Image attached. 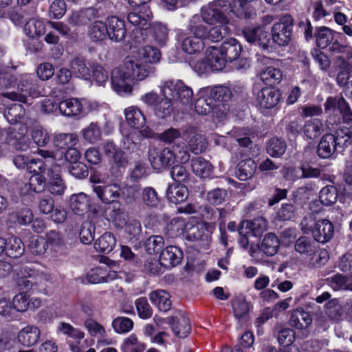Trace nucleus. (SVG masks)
Masks as SVG:
<instances>
[{
  "label": "nucleus",
  "instance_id": "obj_1",
  "mask_svg": "<svg viewBox=\"0 0 352 352\" xmlns=\"http://www.w3.org/2000/svg\"><path fill=\"white\" fill-rule=\"evenodd\" d=\"M160 51L151 45L140 49L137 56H127L125 67L138 80H144L155 74L156 69L153 64L160 62Z\"/></svg>",
  "mask_w": 352,
  "mask_h": 352
},
{
  "label": "nucleus",
  "instance_id": "obj_2",
  "mask_svg": "<svg viewBox=\"0 0 352 352\" xmlns=\"http://www.w3.org/2000/svg\"><path fill=\"white\" fill-rule=\"evenodd\" d=\"M104 175L96 173L90 175L89 180L94 184L93 190L101 201L104 204L115 202L126 188L128 192L138 191L137 186H123L117 179L108 181Z\"/></svg>",
  "mask_w": 352,
  "mask_h": 352
},
{
  "label": "nucleus",
  "instance_id": "obj_3",
  "mask_svg": "<svg viewBox=\"0 0 352 352\" xmlns=\"http://www.w3.org/2000/svg\"><path fill=\"white\" fill-rule=\"evenodd\" d=\"M352 142V124L349 126H340L335 134H325L321 138L317 148V153L321 158L331 157L336 151L343 149Z\"/></svg>",
  "mask_w": 352,
  "mask_h": 352
},
{
  "label": "nucleus",
  "instance_id": "obj_4",
  "mask_svg": "<svg viewBox=\"0 0 352 352\" xmlns=\"http://www.w3.org/2000/svg\"><path fill=\"white\" fill-rule=\"evenodd\" d=\"M163 96L170 97L178 110H185L191 105L193 91L181 80H167L160 85Z\"/></svg>",
  "mask_w": 352,
  "mask_h": 352
},
{
  "label": "nucleus",
  "instance_id": "obj_5",
  "mask_svg": "<svg viewBox=\"0 0 352 352\" xmlns=\"http://www.w3.org/2000/svg\"><path fill=\"white\" fill-rule=\"evenodd\" d=\"M305 233L311 232L314 239L321 243L330 241L334 234V226L328 219L315 220L312 215L305 217L300 223Z\"/></svg>",
  "mask_w": 352,
  "mask_h": 352
},
{
  "label": "nucleus",
  "instance_id": "obj_6",
  "mask_svg": "<svg viewBox=\"0 0 352 352\" xmlns=\"http://www.w3.org/2000/svg\"><path fill=\"white\" fill-rule=\"evenodd\" d=\"M229 12H231L230 7L226 0H213L200 10L202 19L208 25H228Z\"/></svg>",
  "mask_w": 352,
  "mask_h": 352
},
{
  "label": "nucleus",
  "instance_id": "obj_7",
  "mask_svg": "<svg viewBox=\"0 0 352 352\" xmlns=\"http://www.w3.org/2000/svg\"><path fill=\"white\" fill-rule=\"evenodd\" d=\"M37 84L38 79L34 74H22L17 84L20 93L10 92L7 93L6 96L12 100L27 103L28 102V96L35 98L40 94Z\"/></svg>",
  "mask_w": 352,
  "mask_h": 352
},
{
  "label": "nucleus",
  "instance_id": "obj_8",
  "mask_svg": "<svg viewBox=\"0 0 352 352\" xmlns=\"http://www.w3.org/2000/svg\"><path fill=\"white\" fill-rule=\"evenodd\" d=\"M294 250L309 261L311 265L315 267L320 266L322 260V252L318 254V245L314 239L308 236H300L295 242Z\"/></svg>",
  "mask_w": 352,
  "mask_h": 352
},
{
  "label": "nucleus",
  "instance_id": "obj_9",
  "mask_svg": "<svg viewBox=\"0 0 352 352\" xmlns=\"http://www.w3.org/2000/svg\"><path fill=\"white\" fill-rule=\"evenodd\" d=\"M138 81L125 67V60L122 68H115L111 72V85L113 90L120 96H128L133 91L132 85L126 80Z\"/></svg>",
  "mask_w": 352,
  "mask_h": 352
},
{
  "label": "nucleus",
  "instance_id": "obj_10",
  "mask_svg": "<svg viewBox=\"0 0 352 352\" xmlns=\"http://www.w3.org/2000/svg\"><path fill=\"white\" fill-rule=\"evenodd\" d=\"M242 34L248 43L258 46L263 50L269 52L272 50L270 34L263 27H246L243 29Z\"/></svg>",
  "mask_w": 352,
  "mask_h": 352
},
{
  "label": "nucleus",
  "instance_id": "obj_11",
  "mask_svg": "<svg viewBox=\"0 0 352 352\" xmlns=\"http://www.w3.org/2000/svg\"><path fill=\"white\" fill-rule=\"evenodd\" d=\"M294 19L291 15H285L274 23L272 29V36L278 45H287L291 40Z\"/></svg>",
  "mask_w": 352,
  "mask_h": 352
},
{
  "label": "nucleus",
  "instance_id": "obj_12",
  "mask_svg": "<svg viewBox=\"0 0 352 352\" xmlns=\"http://www.w3.org/2000/svg\"><path fill=\"white\" fill-rule=\"evenodd\" d=\"M206 87L202 88L198 93V98L195 104V110L199 114L205 116L212 113L213 116H218L219 105H217L214 99L209 94L206 95Z\"/></svg>",
  "mask_w": 352,
  "mask_h": 352
},
{
  "label": "nucleus",
  "instance_id": "obj_13",
  "mask_svg": "<svg viewBox=\"0 0 352 352\" xmlns=\"http://www.w3.org/2000/svg\"><path fill=\"white\" fill-rule=\"evenodd\" d=\"M175 157H174V150L173 148H165L161 152H157L155 150L150 151L148 153V160L153 168L160 170L163 168L170 166L176 164Z\"/></svg>",
  "mask_w": 352,
  "mask_h": 352
},
{
  "label": "nucleus",
  "instance_id": "obj_14",
  "mask_svg": "<svg viewBox=\"0 0 352 352\" xmlns=\"http://www.w3.org/2000/svg\"><path fill=\"white\" fill-rule=\"evenodd\" d=\"M108 38L113 42L123 41L126 36V29L123 20L116 16H109L106 19Z\"/></svg>",
  "mask_w": 352,
  "mask_h": 352
},
{
  "label": "nucleus",
  "instance_id": "obj_15",
  "mask_svg": "<svg viewBox=\"0 0 352 352\" xmlns=\"http://www.w3.org/2000/svg\"><path fill=\"white\" fill-rule=\"evenodd\" d=\"M267 221L261 217L253 220L243 221L241 223L238 232L240 235H252L258 236L266 230Z\"/></svg>",
  "mask_w": 352,
  "mask_h": 352
},
{
  "label": "nucleus",
  "instance_id": "obj_16",
  "mask_svg": "<svg viewBox=\"0 0 352 352\" xmlns=\"http://www.w3.org/2000/svg\"><path fill=\"white\" fill-rule=\"evenodd\" d=\"M87 101L85 99L68 98L58 104L59 111L66 116H76L85 112Z\"/></svg>",
  "mask_w": 352,
  "mask_h": 352
},
{
  "label": "nucleus",
  "instance_id": "obj_17",
  "mask_svg": "<svg viewBox=\"0 0 352 352\" xmlns=\"http://www.w3.org/2000/svg\"><path fill=\"white\" fill-rule=\"evenodd\" d=\"M182 258V251L177 246L170 245L162 251L160 261L163 267L170 268L179 264Z\"/></svg>",
  "mask_w": 352,
  "mask_h": 352
},
{
  "label": "nucleus",
  "instance_id": "obj_18",
  "mask_svg": "<svg viewBox=\"0 0 352 352\" xmlns=\"http://www.w3.org/2000/svg\"><path fill=\"white\" fill-rule=\"evenodd\" d=\"M117 272L111 271L109 267H98L91 270L87 274V279L89 283L98 284L107 283L115 280Z\"/></svg>",
  "mask_w": 352,
  "mask_h": 352
},
{
  "label": "nucleus",
  "instance_id": "obj_19",
  "mask_svg": "<svg viewBox=\"0 0 352 352\" xmlns=\"http://www.w3.org/2000/svg\"><path fill=\"white\" fill-rule=\"evenodd\" d=\"M280 94L271 87L262 89L257 94V102L263 109H272L279 102Z\"/></svg>",
  "mask_w": 352,
  "mask_h": 352
},
{
  "label": "nucleus",
  "instance_id": "obj_20",
  "mask_svg": "<svg viewBox=\"0 0 352 352\" xmlns=\"http://www.w3.org/2000/svg\"><path fill=\"white\" fill-rule=\"evenodd\" d=\"M69 201L70 209L78 215L87 212L91 205L90 197L84 192L72 195Z\"/></svg>",
  "mask_w": 352,
  "mask_h": 352
},
{
  "label": "nucleus",
  "instance_id": "obj_21",
  "mask_svg": "<svg viewBox=\"0 0 352 352\" xmlns=\"http://www.w3.org/2000/svg\"><path fill=\"white\" fill-rule=\"evenodd\" d=\"M219 49L226 60L229 62H232L239 58L242 48L241 44L236 39L230 38L221 43Z\"/></svg>",
  "mask_w": 352,
  "mask_h": 352
},
{
  "label": "nucleus",
  "instance_id": "obj_22",
  "mask_svg": "<svg viewBox=\"0 0 352 352\" xmlns=\"http://www.w3.org/2000/svg\"><path fill=\"white\" fill-rule=\"evenodd\" d=\"M151 303L157 307L159 311L166 312L172 305L170 294L163 289L153 291L149 294Z\"/></svg>",
  "mask_w": 352,
  "mask_h": 352
},
{
  "label": "nucleus",
  "instance_id": "obj_23",
  "mask_svg": "<svg viewBox=\"0 0 352 352\" xmlns=\"http://www.w3.org/2000/svg\"><path fill=\"white\" fill-rule=\"evenodd\" d=\"M41 332L38 327L28 325L23 328L18 333L19 342L25 346L34 345L40 338Z\"/></svg>",
  "mask_w": 352,
  "mask_h": 352
},
{
  "label": "nucleus",
  "instance_id": "obj_24",
  "mask_svg": "<svg viewBox=\"0 0 352 352\" xmlns=\"http://www.w3.org/2000/svg\"><path fill=\"white\" fill-rule=\"evenodd\" d=\"M215 226L212 223H206L205 221L198 223L191 228L189 237L195 241H201L208 243L210 234L214 230Z\"/></svg>",
  "mask_w": 352,
  "mask_h": 352
},
{
  "label": "nucleus",
  "instance_id": "obj_25",
  "mask_svg": "<svg viewBox=\"0 0 352 352\" xmlns=\"http://www.w3.org/2000/svg\"><path fill=\"white\" fill-rule=\"evenodd\" d=\"M188 196L187 188L182 184L173 183L168 185L166 190L167 199L173 204H177L184 201Z\"/></svg>",
  "mask_w": 352,
  "mask_h": 352
},
{
  "label": "nucleus",
  "instance_id": "obj_26",
  "mask_svg": "<svg viewBox=\"0 0 352 352\" xmlns=\"http://www.w3.org/2000/svg\"><path fill=\"white\" fill-rule=\"evenodd\" d=\"M169 324L174 334L179 338L186 337L190 331L189 320L184 316L170 318Z\"/></svg>",
  "mask_w": 352,
  "mask_h": 352
},
{
  "label": "nucleus",
  "instance_id": "obj_27",
  "mask_svg": "<svg viewBox=\"0 0 352 352\" xmlns=\"http://www.w3.org/2000/svg\"><path fill=\"white\" fill-rule=\"evenodd\" d=\"M206 53L212 71H221L225 67L228 60L219 48L214 46L209 47Z\"/></svg>",
  "mask_w": 352,
  "mask_h": 352
},
{
  "label": "nucleus",
  "instance_id": "obj_28",
  "mask_svg": "<svg viewBox=\"0 0 352 352\" xmlns=\"http://www.w3.org/2000/svg\"><path fill=\"white\" fill-rule=\"evenodd\" d=\"M124 116L128 124L140 129L146 123V118L142 111L135 106H131L124 110Z\"/></svg>",
  "mask_w": 352,
  "mask_h": 352
},
{
  "label": "nucleus",
  "instance_id": "obj_29",
  "mask_svg": "<svg viewBox=\"0 0 352 352\" xmlns=\"http://www.w3.org/2000/svg\"><path fill=\"white\" fill-rule=\"evenodd\" d=\"M191 167L194 173L201 178L210 177L213 170L211 163L202 157L192 158Z\"/></svg>",
  "mask_w": 352,
  "mask_h": 352
},
{
  "label": "nucleus",
  "instance_id": "obj_30",
  "mask_svg": "<svg viewBox=\"0 0 352 352\" xmlns=\"http://www.w3.org/2000/svg\"><path fill=\"white\" fill-rule=\"evenodd\" d=\"M52 157L58 166L64 165L67 162L71 164L78 162L80 158L79 151L74 147H71L65 151H58L52 155Z\"/></svg>",
  "mask_w": 352,
  "mask_h": 352
},
{
  "label": "nucleus",
  "instance_id": "obj_31",
  "mask_svg": "<svg viewBox=\"0 0 352 352\" xmlns=\"http://www.w3.org/2000/svg\"><path fill=\"white\" fill-rule=\"evenodd\" d=\"M202 16L200 14H194L188 22V29L190 32L195 36L201 39H206L208 34V28L203 23Z\"/></svg>",
  "mask_w": 352,
  "mask_h": 352
},
{
  "label": "nucleus",
  "instance_id": "obj_32",
  "mask_svg": "<svg viewBox=\"0 0 352 352\" xmlns=\"http://www.w3.org/2000/svg\"><path fill=\"white\" fill-rule=\"evenodd\" d=\"M151 18L152 13L147 8L142 14L133 12L127 15L128 21L140 30H147L151 26L150 21Z\"/></svg>",
  "mask_w": 352,
  "mask_h": 352
},
{
  "label": "nucleus",
  "instance_id": "obj_33",
  "mask_svg": "<svg viewBox=\"0 0 352 352\" xmlns=\"http://www.w3.org/2000/svg\"><path fill=\"white\" fill-rule=\"evenodd\" d=\"M311 322L310 314L300 308L292 312L289 320L290 325L297 329L307 328Z\"/></svg>",
  "mask_w": 352,
  "mask_h": 352
},
{
  "label": "nucleus",
  "instance_id": "obj_34",
  "mask_svg": "<svg viewBox=\"0 0 352 352\" xmlns=\"http://www.w3.org/2000/svg\"><path fill=\"white\" fill-rule=\"evenodd\" d=\"M88 35L93 42H101L108 38L107 26L105 22L96 21L90 25Z\"/></svg>",
  "mask_w": 352,
  "mask_h": 352
},
{
  "label": "nucleus",
  "instance_id": "obj_35",
  "mask_svg": "<svg viewBox=\"0 0 352 352\" xmlns=\"http://www.w3.org/2000/svg\"><path fill=\"white\" fill-rule=\"evenodd\" d=\"M261 80L268 85H274L281 82L282 71L274 66L265 67L260 74Z\"/></svg>",
  "mask_w": 352,
  "mask_h": 352
},
{
  "label": "nucleus",
  "instance_id": "obj_36",
  "mask_svg": "<svg viewBox=\"0 0 352 352\" xmlns=\"http://www.w3.org/2000/svg\"><path fill=\"white\" fill-rule=\"evenodd\" d=\"M78 142V136L74 133H59L54 136V146L60 151H65L74 147Z\"/></svg>",
  "mask_w": 352,
  "mask_h": 352
},
{
  "label": "nucleus",
  "instance_id": "obj_37",
  "mask_svg": "<svg viewBox=\"0 0 352 352\" xmlns=\"http://www.w3.org/2000/svg\"><path fill=\"white\" fill-rule=\"evenodd\" d=\"M45 240L51 250L59 253H64L66 250L64 238L59 232L50 230L47 233Z\"/></svg>",
  "mask_w": 352,
  "mask_h": 352
},
{
  "label": "nucleus",
  "instance_id": "obj_38",
  "mask_svg": "<svg viewBox=\"0 0 352 352\" xmlns=\"http://www.w3.org/2000/svg\"><path fill=\"white\" fill-rule=\"evenodd\" d=\"M256 170V164L250 158L241 161L237 166L236 175L241 181H246L253 177Z\"/></svg>",
  "mask_w": 352,
  "mask_h": 352
},
{
  "label": "nucleus",
  "instance_id": "obj_39",
  "mask_svg": "<svg viewBox=\"0 0 352 352\" xmlns=\"http://www.w3.org/2000/svg\"><path fill=\"white\" fill-rule=\"evenodd\" d=\"M206 95L209 94L213 99H214L217 105H219V111H221V107L223 106V102H226L231 98V91L227 87H206Z\"/></svg>",
  "mask_w": 352,
  "mask_h": 352
},
{
  "label": "nucleus",
  "instance_id": "obj_40",
  "mask_svg": "<svg viewBox=\"0 0 352 352\" xmlns=\"http://www.w3.org/2000/svg\"><path fill=\"white\" fill-rule=\"evenodd\" d=\"M323 124L320 119L314 118L307 120L303 126L304 135L311 140L319 137L323 131Z\"/></svg>",
  "mask_w": 352,
  "mask_h": 352
},
{
  "label": "nucleus",
  "instance_id": "obj_41",
  "mask_svg": "<svg viewBox=\"0 0 352 352\" xmlns=\"http://www.w3.org/2000/svg\"><path fill=\"white\" fill-rule=\"evenodd\" d=\"M279 244V240L274 233H267L265 235L259 250L267 256H272L278 252Z\"/></svg>",
  "mask_w": 352,
  "mask_h": 352
},
{
  "label": "nucleus",
  "instance_id": "obj_42",
  "mask_svg": "<svg viewBox=\"0 0 352 352\" xmlns=\"http://www.w3.org/2000/svg\"><path fill=\"white\" fill-rule=\"evenodd\" d=\"M6 254L12 258H18L23 255L25 246L21 239L12 236L6 239Z\"/></svg>",
  "mask_w": 352,
  "mask_h": 352
},
{
  "label": "nucleus",
  "instance_id": "obj_43",
  "mask_svg": "<svg viewBox=\"0 0 352 352\" xmlns=\"http://www.w3.org/2000/svg\"><path fill=\"white\" fill-rule=\"evenodd\" d=\"M116 244L114 236L110 232H106L95 242L94 248L98 252L108 254L113 250Z\"/></svg>",
  "mask_w": 352,
  "mask_h": 352
},
{
  "label": "nucleus",
  "instance_id": "obj_44",
  "mask_svg": "<svg viewBox=\"0 0 352 352\" xmlns=\"http://www.w3.org/2000/svg\"><path fill=\"white\" fill-rule=\"evenodd\" d=\"M164 98L160 99L155 108V114L162 118L170 116L174 109L178 110L177 104L174 103L170 97L163 96Z\"/></svg>",
  "mask_w": 352,
  "mask_h": 352
},
{
  "label": "nucleus",
  "instance_id": "obj_45",
  "mask_svg": "<svg viewBox=\"0 0 352 352\" xmlns=\"http://www.w3.org/2000/svg\"><path fill=\"white\" fill-rule=\"evenodd\" d=\"M24 32L30 37L41 36L45 32V24L41 19L32 18L25 24Z\"/></svg>",
  "mask_w": 352,
  "mask_h": 352
},
{
  "label": "nucleus",
  "instance_id": "obj_46",
  "mask_svg": "<svg viewBox=\"0 0 352 352\" xmlns=\"http://www.w3.org/2000/svg\"><path fill=\"white\" fill-rule=\"evenodd\" d=\"M25 114V112L23 105L17 103L12 104L8 107L4 111V117L10 124L21 122Z\"/></svg>",
  "mask_w": 352,
  "mask_h": 352
},
{
  "label": "nucleus",
  "instance_id": "obj_47",
  "mask_svg": "<svg viewBox=\"0 0 352 352\" xmlns=\"http://www.w3.org/2000/svg\"><path fill=\"white\" fill-rule=\"evenodd\" d=\"M124 233L126 238L129 241L139 240L142 233L140 221L135 219H128L124 226Z\"/></svg>",
  "mask_w": 352,
  "mask_h": 352
},
{
  "label": "nucleus",
  "instance_id": "obj_48",
  "mask_svg": "<svg viewBox=\"0 0 352 352\" xmlns=\"http://www.w3.org/2000/svg\"><path fill=\"white\" fill-rule=\"evenodd\" d=\"M203 41V39L195 36L186 37L182 41V48L187 54H196L204 49V43Z\"/></svg>",
  "mask_w": 352,
  "mask_h": 352
},
{
  "label": "nucleus",
  "instance_id": "obj_49",
  "mask_svg": "<svg viewBox=\"0 0 352 352\" xmlns=\"http://www.w3.org/2000/svg\"><path fill=\"white\" fill-rule=\"evenodd\" d=\"M21 274H28L34 280L35 283H43L52 282V276L47 271H39L31 268L29 266H21Z\"/></svg>",
  "mask_w": 352,
  "mask_h": 352
},
{
  "label": "nucleus",
  "instance_id": "obj_50",
  "mask_svg": "<svg viewBox=\"0 0 352 352\" xmlns=\"http://www.w3.org/2000/svg\"><path fill=\"white\" fill-rule=\"evenodd\" d=\"M287 148L285 142L280 138H273L270 139L266 146L267 153L273 157L282 156Z\"/></svg>",
  "mask_w": 352,
  "mask_h": 352
},
{
  "label": "nucleus",
  "instance_id": "obj_51",
  "mask_svg": "<svg viewBox=\"0 0 352 352\" xmlns=\"http://www.w3.org/2000/svg\"><path fill=\"white\" fill-rule=\"evenodd\" d=\"M69 67L76 77L87 79L90 76L89 69L87 67L85 60L81 58H74L70 62Z\"/></svg>",
  "mask_w": 352,
  "mask_h": 352
},
{
  "label": "nucleus",
  "instance_id": "obj_52",
  "mask_svg": "<svg viewBox=\"0 0 352 352\" xmlns=\"http://www.w3.org/2000/svg\"><path fill=\"white\" fill-rule=\"evenodd\" d=\"M315 34L316 45L322 49L329 46L333 39L331 30L325 26L318 28Z\"/></svg>",
  "mask_w": 352,
  "mask_h": 352
},
{
  "label": "nucleus",
  "instance_id": "obj_53",
  "mask_svg": "<svg viewBox=\"0 0 352 352\" xmlns=\"http://www.w3.org/2000/svg\"><path fill=\"white\" fill-rule=\"evenodd\" d=\"M142 200L144 204L149 208H157L161 203V199L157 191L151 186L143 188Z\"/></svg>",
  "mask_w": 352,
  "mask_h": 352
},
{
  "label": "nucleus",
  "instance_id": "obj_54",
  "mask_svg": "<svg viewBox=\"0 0 352 352\" xmlns=\"http://www.w3.org/2000/svg\"><path fill=\"white\" fill-rule=\"evenodd\" d=\"M319 199L322 205L329 206L333 205L338 199V190L333 186H326L320 191Z\"/></svg>",
  "mask_w": 352,
  "mask_h": 352
},
{
  "label": "nucleus",
  "instance_id": "obj_55",
  "mask_svg": "<svg viewBox=\"0 0 352 352\" xmlns=\"http://www.w3.org/2000/svg\"><path fill=\"white\" fill-rule=\"evenodd\" d=\"M152 36L159 45H164L168 41V30L167 27L159 22L152 25Z\"/></svg>",
  "mask_w": 352,
  "mask_h": 352
},
{
  "label": "nucleus",
  "instance_id": "obj_56",
  "mask_svg": "<svg viewBox=\"0 0 352 352\" xmlns=\"http://www.w3.org/2000/svg\"><path fill=\"white\" fill-rule=\"evenodd\" d=\"M82 134L84 139L90 143H96L102 138V131L96 122H91L82 129Z\"/></svg>",
  "mask_w": 352,
  "mask_h": 352
},
{
  "label": "nucleus",
  "instance_id": "obj_57",
  "mask_svg": "<svg viewBox=\"0 0 352 352\" xmlns=\"http://www.w3.org/2000/svg\"><path fill=\"white\" fill-rule=\"evenodd\" d=\"M186 223L183 219L175 217L166 226L167 234L171 238L178 237L183 234Z\"/></svg>",
  "mask_w": 352,
  "mask_h": 352
},
{
  "label": "nucleus",
  "instance_id": "obj_58",
  "mask_svg": "<svg viewBox=\"0 0 352 352\" xmlns=\"http://www.w3.org/2000/svg\"><path fill=\"white\" fill-rule=\"evenodd\" d=\"M251 131L248 128H234L230 135L239 143V145L243 147L248 148L252 145V141L249 135Z\"/></svg>",
  "mask_w": 352,
  "mask_h": 352
},
{
  "label": "nucleus",
  "instance_id": "obj_59",
  "mask_svg": "<svg viewBox=\"0 0 352 352\" xmlns=\"http://www.w3.org/2000/svg\"><path fill=\"white\" fill-rule=\"evenodd\" d=\"M58 330L63 334L67 336L69 338L73 339L77 343H80L85 337L84 332L66 322L60 323Z\"/></svg>",
  "mask_w": 352,
  "mask_h": 352
},
{
  "label": "nucleus",
  "instance_id": "obj_60",
  "mask_svg": "<svg viewBox=\"0 0 352 352\" xmlns=\"http://www.w3.org/2000/svg\"><path fill=\"white\" fill-rule=\"evenodd\" d=\"M121 349L122 352H143L145 345L138 341L135 335L131 334L124 340Z\"/></svg>",
  "mask_w": 352,
  "mask_h": 352
},
{
  "label": "nucleus",
  "instance_id": "obj_61",
  "mask_svg": "<svg viewBox=\"0 0 352 352\" xmlns=\"http://www.w3.org/2000/svg\"><path fill=\"white\" fill-rule=\"evenodd\" d=\"M47 162L48 160L47 159L45 160V161H43V160L41 159H31L28 164L26 169L30 173H33L34 175L44 174L47 171V175L50 176L51 169L49 168Z\"/></svg>",
  "mask_w": 352,
  "mask_h": 352
},
{
  "label": "nucleus",
  "instance_id": "obj_62",
  "mask_svg": "<svg viewBox=\"0 0 352 352\" xmlns=\"http://www.w3.org/2000/svg\"><path fill=\"white\" fill-rule=\"evenodd\" d=\"M45 239L41 236H33L30 239L29 248L31 252L35 255L45 254L47 249Z\"/></svg>",
  "mask_w": 352,
  "mask_h": 352
},
{
  "label": "nucleus",
  "instance_id": "obj_63",
  "mask_svg": "<svg viewBox=\"0 0 352 352\" xmlns=\"http://www.w3.org/2000/svg\"><path fill=\"white\" fill-rule=\"evenodd\" d=\"M45 186L44 174H36L30 177L29 182L25 185L28 192H41Z\"/></svg>",
  "mask_w": 352,
  "mask_h": 352
},
{
  "label": "nucleus",
  "instance_id": "obj_64",
  "mask_svg": "<svg viewBox=\"0 0 352 352\" xmlns=\"http://www.w3.org/2000/svg\"><path fill=\"white\" fill-rule=\"evenodd\" d=\"M208 143L205 137L198 133L193 135L188 142L189 148L195 154H199L204 151Z\"/></svg>",
  "mask_w": 352,
  "mask_h": 352
}]
</instances>
